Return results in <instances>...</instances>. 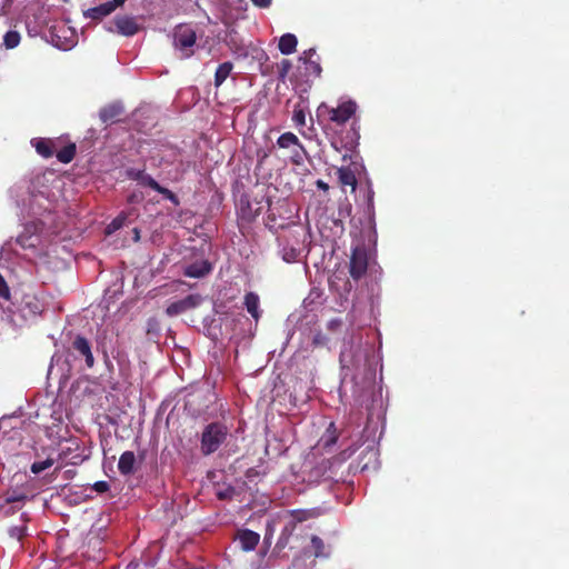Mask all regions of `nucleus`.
<instances>
[{
    "label": "nucleus",
    "instance_id": "nucleus-28",
    "mask_svg": "<svg viewBox=\"0 0 569 569\" xmlns=\"http://www.w3.org/2000/svg\"><path fill=\"white\" fill-rule=\"evenodd\" d=\"M311 546L315 549V557L317 558H327L329 556V551H326L325 543L321 538L318 536L311 537Z\"/></svg>",
    "mask_w": 569,
    "mask_h": 569
},
{
    "label": "nucleus",
    "instance_id": "nucleus-3",
    "mask_svg": "<svg viewBox=\"0 0 569 569\" xmlns=\"http://www.w3.org/2000/svg\"><path fill=\"white\" fill-rule=\"evenodd\" d=\"M86 458L84 450L77 438H69L59 442L57 461L60 462V466L58 468L63 465H80Z\"/></svg>",
    "mask_w": 569,
    "mask_h": 569
},
{
    "label": "nucleus",
    "instance_id": "nucleus-35",
    "mask_svg": "<svg viewBox=\"0 0 569 569\" xmlns=\"http://www.w3.org/2000/svg\"><path fill=\"white\" fill-rule=\"evenodd\" d=\"M0 297L4 300H10V298H11L10 288L1 274H0Z\"/></svg>",
    "mask_w": 569,
    "mask_h": 569
},
{
    "label": "nucleus",
    "instance_id": "nucleus-23",
    "mask_svg": "<svg viewBox=\"0 0 569 569\" xmlns=\"http://www.w3.org/2000/svg\"><path fill=\"white\" fill-rule=\"evenodd\" d=\"M32 146L36 148L37 152L44 157V158H49L53 154V149H52V141L49 140V139H33L32 141Z\"/></svg>",
    "mask_w": 569,
    "mask_h": 569
},
{
    "label": "nucleus",
    "instance_id": "nucleus-32",
    "mask_svg": "<svg viewBox=\"0 0 569 569\" xmlns=\"http://www.w3.org/2000/svg\"><path fill=\"white\" fill-rule=\"evenodd\" d=\"M126 217L123 214H119L114 218L107 227V233H112L120 229L124 223Z\"/></svg>",
    "mask_w": 569,
    "mask_h": 569
},
{
    "label": "nucleus",
    "instance_id": "nucleus-14",
    "mask_svg": "<svg viewBox=\"0 0 569 569\" xmlns=\"http://www.w3.org/2000/svg\"><path fill=\"white\" fill-rule=\"evenodd\" d=\"M238 540L243 551H252L259 543L260 536L252 530H243L239 533Z\"/></svg>",
    "mask_w": 569,
    "mask_h": 569
},
{
    "label": "nucleus",
    "instance_id": "nucleus-7",
    "mask_svg": "<svg viewBox=\"0 0 569 569\" xmlns=\"http://www.w3.org/2000/svg\"><path fill=\"white\" fill-rule=\"evenodd\" d=\"M51 43L60 50H71L78 43V33L67 23H60L51 31Z\"/></svg>",
    "mask_w": 569,
    "mask_h": 569
},
{
    "label": "nucleus",
    "instance_id": "nucleus-34",
    "mask_svg": "<svg viewBox=\"0 0 569 569\" xmlns=\"http://www.w3.org/2000/svg\"><path fill=\"white\" fill-rule=\"evenodd\" d=\"M303 156H306V149L300 143L297 147H295V150L292 152V160L295 163L300 164L303 160Z\"/></svg>",
    "mask_w": 569,
    "mask_h": 569
},
{
    "label": "nucleus",
    "instance_id": "nucleus-16",
    "mask_svg": "<svg viewBox=\"0 0 569 569\" xmlns=\"http://www.w3.org/2000/svg\"><path fill=\"white\" fill-rule=\"evenodd\" d=\"M27 500V495L24 492H12L7 493L4 501L7 505H9V508L6 509V515L14 513L21 507L23 506L24 501Z\"/></svg>",
    "mask_w": 569,
    "mask_h": 569
},
{
    "label": "nucleus",
    "instance_id": "nucleus-37",
    "mask_svg": "<svg viewBox=\"0 0 569 569\" xmlns=\"http://www.w3.org/2000/svg\"><path fill=\"white\" fill-rule=\"evenodd\" d=\"M327 341H328V339L322 332H320V331L315 332V335L312 337V345L315 347L325 346L327 343Z\"/></svg>",
    "mask_w": 569,
    "mask_h": 569
},
{
    "label": "nucleus",
    "instance_id": "nucleus-22",
    "mask_svg": "<svg viewBox=\"0 0 569 569\" xmlns=\"http://www.w3.org/2000/svg\"><path fill=\"white\" fill-rule=\"evenodd\" d=\"M233 69V64L229 61L223 62L218 66L216 73H214V86L219 88L230 76L231 71Z\"/></svg>",
    "mask_w": 569,
    "mask_h": 569
},
{
    "label": "nucleus",
    "instance_id": "nucleus-13",
    "mask_svg": "<svg viewBox=\"0 0 569 569\" xmlns=\"http://www.w3.org/2000/svg\"><path fill=\"white\" fill-rule=\"evenodd\" d=\"M73 348L84 357L86 363L89 368H91L94 363V358L91 352V347L89 341L83 337H77L73 341Z\"/></svg>",
    "mask_w": 569,
    "mask_h": 569
},
{
    "label": "nucleus",
    "instance_id": "nucleus-38",
    "mask_svg": "<svg viewBox=\"0 0 569 569\" xmlns=\"http://www.w3.org/2000/svg\"><path fill=\"white\" fill-rule=\"evenodd\" d=\"M156 191L161 193L162 196H164V198L170 200L171 202L178 203V199H177L176 194L172 191H170L169 189L160 186V189H157Z\"/></svg>",
    "mask_w": 569,
    "mask_h": 569
},
{
    "label": "nucleus",
    "instance_id": "nucleus-4",
    "mask_svg": "<svg viewBox=\"0 0 569 569\" xmlns=\"http://www.w3.org/2000/svg\"><path fill=\"white\" fill-rule=\"evenodd\" d=\"M228 435V429L221 423L208 425L201 436V451L208 456L219 449L224 442Z\"/></svg>",
    "mask_w": 569,
    "mask_h": 569
},
{
    "label": "nucleus",
    "instance_id": "nucleus-6",
    "mask_svg": "<svg viewBox=\"0 0 569 569\" xmlns=\"http://www.w3.org/2000/svg\"><path fill=\"white\" fill-rule=\"evenodd\" d=\"M356 110L357 104L351 100L339 103L337 108L321 103L318 108V116H327L330 121L337 124H343L356 113Z\"/></svg>",
    "mask_w": 569,
    "mask_h": 569
},
{
    "label": "nucleus",
    "instance_id": "nucleus-19",
    "mask_svg": "<svg viewBox=\"0 0 569 569\" xmlns=\"http://www.w3.org/2000/svg\"><path fill=\"white\" fill-rule=\"evenodd\" d=\"M210 270H211L210 263L208 261L202 260V261L189 264L184 270V274L189 278H201V277L206 276L207 273H209Z\"/></svg>",
    "mask_w": 569,
    "mask_h": 569
},
{
    "label": "nucleus",
    "instance_id": "nucleus-43",
    "mask_svg": "<svg viewBox=\"0 0 569 569\" xmlns=\"http://www.w3.org/2000/svg\"><path fill=\"white\" fill-rule=\"evenodd\" d=\"M94 489L99 492H104L109 489V485L107 481H97L94 483Z\"/></svg>",
    "mask_w": 569,
    "mask_h": 569
},
{
    "label": "nucleus",
    "instance_id": "nucleus-45",
    "mask_svg": "<svg viewBox=\"0 0 569 569\" xmlns=\"http://www.w3.org/2000/svg\"><path fill=\"white\" fill-rule=\"evenodd\" d=\"M142 198H143V196L141 193H132L131 196H129L128 201L130 203H134V202L141 201Z\"/></svg>",
    "mask_w": 569,
    "mask_h": 569
},
{
    "label": "nucleus",
    "instance_id": "nucleus-41",
    "mask_svg": "<svg viewBox=\"0 0 569 569\" xmlns=\"http://www.w3.org/2000/svg\"><path fill=\"white\" fill-rule=\"evenodd\" d=\"M144 174V172L142 170H137V169H130L127 171V176L132 179V180H136V181H140L141 177Z\"/></svg>",
    "mask_w": 569,
    "mask_h": 569
},
{
    "label": "nucleus",
    "instance_id": "nucleus-25",
    "mask_svg": "<svg viewBox=\"0 0 569 569\" xmlns=\"http://www.w3.org/2000/svg\"><path fill=\"white\" fill-rule=\"evenodd\" d=\"M21 41V34L17 30H9L3 36V46L6 49H14Z\"/></svg>",
    "mask_w": 569,
    "mask_h": 569
},
{
    "label": "nucleus",
    "instance_id": "nucleus-2",
    "mask_svg": "<svg viewBox=\"0 0 569 569\" xmlns=\"http://www.w3.org/2000/svg\"><path fill=\"white\" fill-rule=\"evenodd\" d=\"M367 351L362 346L353 343H345L340 352V365L345 371V376L349 371H360L367 363Z\"/></svg>",
    "mask_w": 569,
    "mask_h": 569
},
{
    "label": "nucleus",
    "instance_id": "nucleus-27",
    "mask_svg": "<svg viewBox=\"0 0 569 569\" xmlns=\"http://www.w3.org/2000/svg\"><path fill=\"white\" fill-rule=\"evenodd\" d=\"M56 462H57V458H53V457H48L47 459L41 460V461H34L31 465V472L34 475H39L42 471L51 468Z\"/></svg>",
    "mask_w": 569,
    "mask_h": 569
},
{
    "label": "nucleus",
    "instance_id": "nucleus-10",
    "mask_svg": "<svg viewBox=\"0 0 569 569\" xmlns=\"http://www.w3.org/2000/svg\"><path fill=\"white\" fill-rule=\"evenodd\" d=\"M126 0H111L99 6L89 8L84 11V17L92 20H101L112 13L118 7L122 6Z\"/></svg>",
    "mask_w": 569,
    "mask_h": 569
},
{
    "label": "nucleus",
    "instance_id": "nucleus-11",
    "mask_svg": "<svg viewBox=\"0 0 569 569\" xmlns=\"http://www.w3.org/2000/svg\"><path fill=\"white\" fill-rule=\"evenodd\" d=\"M200 303V297L194 295H189L188 297L171 302L167 309L166 312L169 317L179 316L183 312H186L189 309L196 308Z\"/></svg>",
    "mask_w": 569,
    "mask_h": 569
},
{
    "label": "nucleus",
    "instance_id": "nucleus-24",
    "mask_svg": "<svg viewBox=\"0 0 569 569\" xmlns=\"http://www.w3.org/2000/svg\"><path fill=\"white\" fill-rule=\"evenodd\" d=\"M277 144L279 146V148L288 149L290 147H297L298 144H300V141L295 133L284 132L278 138Z\"/></svg>",
    "mask_w": 569,
    "mask_h": 569
},
{
    "label": "nucleus",
    "instance_id": "nucleus-42",
    "mask_svg": "<svg viewBox=\"0 0 569 569\" xmlns=\"http://www.w3.org/2000/svg\"><path fill=\"white\" fill-rule=\"evenodd\" d=\"M341 325H342L341 319L335 318V319H331V320L328 322L327 327H328V329H329V330H332V331H333V330H337L338 328H340V327H341Z\"/></svg>",
    "mask_w": 569,
    "mask_h": 569
},
{
    "label": "nucleus",
    "instance_id": "nucleus-8",
    "mask_svg": "<svg viewBox=\"0 0 569 569\" xmlns=\"http://www.w3.org/2000/svg\"><path fill=\"white\" fill-rule=\"evenodd\" d=\"M140 30V27L133 17L120 16L113 21V27H108V31L117 32L124 37H132Z\"/></svg>",
    "mask_w": 569,
    "mask_h": 569
},
{
    "label": "nucleus",
    "instance_id": "nucleus-29",
    "mask_svg": "<svg viewBox=\"0 0 569 569\" xmlns=\"http://www.w3.org/2000/svg\"><path fill=\"white\" fill-rule=\"evenodd\" d=\"M76 154L74 144H69L57 152V159L62 163H69Z\"/></svg>",
    "mask_w": 569,
    "mask_h": 569
},
{
    "label": "nucleus",
    "instance_id": "nucleus-46",
    "mask_svg": "<svg viewBox=\"0 0 569 569\" xmlns=\"http://www.w3.org/2000/svg\"><path fill=\"white\" fill-rule=\"evenodd\" d=\"M368 455H370L371 458L377 460L378 450L375 448V446L370 447L367 451Z\"/></svg>",
    "mask_w": 569,
    "mask_h": 569
},
{
    "label": "nucleus",
    "instance_id": "nucleus-39",
    "mask_svg": "<svg viewBox=\"0 0 569 569\" xmlns=\"http://www.w3.org/2000/svg\"><path fill=\"white\" fill-rule=\"evenodd\" d=\"M26 307H28L33 315H39L42 311L39 302L36 299L26 302Z\"/></svg>",
    "mask_w": 569,
    "mask_h": 569
},
{
    "label": "nucleus",
    "instance_id": "nucleus-20",
    "mask_svg": "<svg viewBox=\"0 0 569 569\" xmlns=\"http://www.w3.org/2000/svg\"><path fill=\"white\" fill-rule=\"evenodd\" d=\"M244 307L250 316L258 321L260 318V299L259 296L254 292H248L244 296Z\"/></svg>",
    "mask_w": 569,
    "mask_h": 569
},
{
    "label": "nucleus",
    "instance_id": "nucleus-17",
    "mask_svg": "<svg viewBox=\"0 0 569 569\" xmlns=\"http://www.w3.org/2000/svg\"><path fill=\"white\" fill-rule=\"evenodd\" d=\"M279 253L283 261L286 262H296L300 257V249L293 247L288 241L280 240L279 241Z\"/></svg>",
    "mask_w": 569,
    "mask_h": 569
},
{
    "label": "nucleus",
    "instance_id": "nucleus-21",
    "mask_svg": "<svg viewBox=\"0 0 569 569\" xmlns=\"http://www.w3.org/2000/svg\"><path fill=\"white\" fill-rule=\"evenodd\" d=\"M298 44L297 37L292 33H284L280 37L278 48L282 54H291L296 51Z\"/></svg>",
    "mask_w": 569,
    "mask_h": 569
},
{
    "label": "nucleus",
    "instance_id": "nucleus-18",
    "mask_svg": "<svg viewBox=\"0 0 569 569\" xmlns=\"http://www.w3.org/2000/svg\"><path fill=\"white\" fill-rule=\"evenodd\" d=\"M136 456L132 451H124L118 461V469L121 475H131L134 470Z\"/></svg>",
    "mask_w": 569,
    "mask_h": 569
},
{
    "label": "nucleus",
    "instance_id": "nucleus-5",
    "mask_svg": "<svg viewBox=\"0 0 569 569\" xmlns=\"http://www.w3.org/2000/svg\"><path fill=\"white\" fill-rule=\"evenodd\" d=\"M197 34L192 27L179 24L173 31V47L179 52L181 59L192 56V48L196 44Z\"/></svg>",
    "mask_w": 569,
    "mask_h": 569
},
{
    "label": "nucleus",
    "instance_id": "nucleus-36",
    "mask_svg": "<svg viewBox=\"0 0 569 569\" xmlns=\"http://www.w3.org/2000/svg\"><path fill=\"white\" fill-rule=\"evenodd\" d=\"M26 533L24 526H14L9 529V535L11 538L20 540Z\"/></svg>",
    "mask_w": 569,
    "mask_h": 569
},
{
    "label": "nucleus",
    "instance_id": "nucleus-15",
    "mask_svg": "<svg viewBox=\"0 0 569 569\" xmlns=\"http://www.w3.org/2000/svg\"><path fill=\"white\" fill-rule=\"evenodd\" d=\"M123 108L120 103H111L99 111V118L103 123L114 122L122 113Z\"/></svg>",
    "mask_w": 569,
    "mask_h": 569
},
{
    "label": "nucleus",
    "instance_id": "nucleus-1",
    "mask_svg": "<svg viewBox=\"0 0 569 569\" xmlns=\"http://www.w3.org/2000/svg\"><path fill=\"white\" fill-rule=\"evenodd\" d=\"M21 211L28 216H42V211L47 212V216L37 218L34 221L27 223L17 237V243L26 251L28 256L34 259H43L48 257L58 243V231L51 223L54 221L52 217V203L43 194V192L31 193L28 196V202L26 199L17 200Z\"/></svg>",
    "mask_w": 569,
    "mask_h": 569
},
{
    "label": "nucleus",
    "instance_id": "nucleus-26",
    "mask_svg": "<svg viewBox=\"0 0 569 569\" xmlns=\"http://www.w3.org/2000/svg\"><path fill=\"white\" fill-rule=\"evenodd\" d=\"M337 173H338V178H339V181L341 182V184L351 186V187L356 186V182H357L356 177L349 168L341 167L338 169Z\"/></svg>",
    "mask_w": 569,
    "mask_h": 569
},
{
    "label": "nucleus",
    "instance_id": "nucleus-47",
    "mask_svg": "<svg viewBox=\"0 0 569 569\" xmlns=\"http://www.w3.org/2000/svg\"><path fill=\"white\" fill-rule=\"evenodd\" d=\"M317 187L323 191H327L329 189V186L322 180L317 181Z\"/></svg>",
    "mask_w": 569,
    "mask_h": 569
},
{
    "label": "nucleus",
    "instance_id": "nucleus-31",
    "mask_svg": "<svg viewBox=\"0 0 569 569\" xmlns=\"http://www.w3.org/2000/svg\"><path fill=\"white\" fill-rule=\"evenodd\" d=\"M335 431H336L335 430V425L331 422L329 425L328 430H327V435L321 438V442H322L323 447L327 448V447H330V446L336 443L337 437L335 435Z\"/></svg>",
    "mask_w": 569,
    "mask_h": 569
},
{
    "label": "nucleus",
    "instance_id": "nucleus-48",
    "mask_svg": "<svg viewBox=\"0 0 569 569\" xmlns=\"http://www.w3.org/2000/svg\"><path fill=\"white\" fill-rule=\"evenodd\" d=\"M131 567H134V568H137V565H133V563H129V566H128V569H130Z\"/></svg>",
    "mask_w": 569,
    "mask_h": 569
},
{
    "label": "nucleus",
    "instance_id": "nucleus-30",
    "mask_svg": "<svg viewBox=\"0 0 569 569\" xmlns=\"http://www.w3.org/2000/svg\"><path fill=\"white\" fill-rule=\"evenodd\" d=\"M292 121L297 128H301L306 126V111L305 108L300 104L295 106L292 112Z\"/></svg>",
    "mask_w": 569,
    "mask_h": 569
},
{
    "label": "nucleus",
    "instance_id": "nucleus-33",
    "mask_svg": "<svg viewBox=\"0 0 569 569\" xmlns=\"http://www.w3.org/2000/svg\"><path fill=\"white\" fill-rule=\"evenodd\" d=\"M139 184L150 187L153 190L160 189V184L147 173L141 177Z\"/></svg>",
    "mask_w": 569,
    "mask_h": 569
},
{
    "label": "nucleus",
    "instance_id": "nucleus-40",
    "mask_svg": "<svg viewBox=\"0 0 569 569\" xmlns=\"http://www.w3.org/2000/svg\"><path fill=\"white\" fill-rule=\"evenodd\" d=\"M358 450V447H349L347 448L346 450H343L339 457H340V461H346L347 459H349L356 451Z\"/></svg>",
    "mask_w": 569,
    "mask_h": 569
},
{
    "label": "nucleus",
    "instance_id": "nucleus-12",
    "mask_svg": "<svg viewBox=\"0 0 569 569\" xmlns=\"http://www.w3.org/2000/svg\"><path fill=\"white\" fill-rule=\"evenodd\" d=\"M316 50L313 48L303 51L299 60L306 64V70L309 74L319 77L321 73V67L318 60H313Z\"/></svg>",
    "mask_w": 569,
    "mask_h": 569
},
{
    "label": "nucleus",
    "instance_id": "nucleus-9",
    "mask_svg": "<svg viewBox=\"0 0 569 569\" xmlns=\"http://www.w3.org/2000/svg\"><path fill=\"white\" fill-rule=\"evenodd\" d=\"M368 268V254L363 248H355L350 259V274L353 279H360Z\"/></svg>",
    "mask_w": 569,
    "mask_h": 569
},
{
    "label": "nucleus",
    "instance_id": "nucleus-44",
    "mask_svg": "<svg viewBox=\"0 0 569 569\" xmlns=\"http://www.w3.org/2000/svg\"><path fill=\"white\" fill-rule=\"evenodd\" d=\"M254 6L259 8H268L271 3V0H251Z\"/></svg>",
    "mask_w": 569,
    "mask_h": 569
}]
</instances>
